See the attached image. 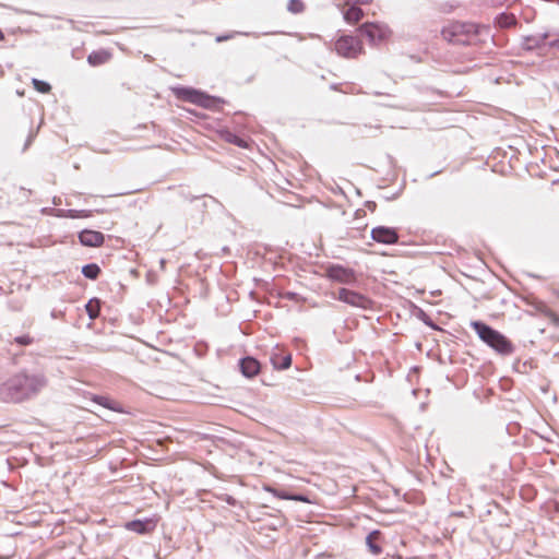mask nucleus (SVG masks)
I'll return each instance as SVG.
<instances>
[{
    "mask_svg": "<svg viewBox=\"0 0 559 559\" xmlns=\"http://www.w3.org/2000/svg\"><path fill=\"white\" fill-rule=\"evenodd\" d=\"M371 238L380 243L394 245L399 241V234L395 228L378 226L372 228Z\"/></svg>",
    "mask_w": 559,
    "mask_h": 559,
    "instance_id": "11",
    "label": "nucleus"
},
{
    "mask_svg": "<svg viewBox=\"0 0 559 559\" xmlns=\"http://www.w3.org/2000/svg\"><path fill=\"white\" fill-rule=\"evenodd\" d=\"M216 134L219 140L226 143L234 144L242 148H247L249 146L248 142L245 139H241L228 129L217 130Z\"/></svg>",
    "mask_w": 559,
    "mask_h": 559,
    "instance_id": "14",
    "label": "nucleus"
},
{
    "mask_svg": "<svg viewBox=\"0 0 559 559\" xmlns=\"http://www.w3.org/2000/svg\"><path fill=\"white\" fill-rule=\"evenodd\" d=\"M85 309L91 319H96L99 316V311H100L99 301L96 299L90 300L86 304Z\"/></svg>",
    "mask_w": 559,
    "mask_h": 559,
    "instance_id": "21",
    "label": "nucleus"
},
{
    "mask_svg": "<svg viewBox=\"0 0 559 559\" xmlns=\"http://www.w3.org/2000/svg\"><path fill=\"white\" fill-rule=\"evenodd\" d=\"M240 370L247 378L257 376L260 371V362L253 357H246L240 360Z\"/></svg>",
    "mask_w": 559,
    "mask_h": 559,
    "instance_id": "15",
    "label": "nucleus"
},
{
    "mask_svg": "<svg viewBox=\"0 0 559 559\" xmlns=\"http://www.w3.org/2000/svg\"><path fill=\"white\" fill-rule=\"evenodd\" d=\"M393 559H401V557H396V558H393Z\"/></svg>",
    "mask_w": 559,
    "mask_h": 559,
    "instance_id": "30",
    "label": "nucleus"
},
{
    "mask_svg": "<svg viewBox=\"0 0 559 559\" xmlns=\"http://www.w3.org/2000/svg\"><path fill=\"white\" fill-rule=\"evenodd\" d=\"M326 276L342 284H353L356 282L355 272L352 269L342 265H331L326 269Z\"/></svg>",
    "mask_w": 559,
    "mask_h": 559,
    "instance_id": "9",
    "label": "nucleus"
},
{
    "mask_svg": "<svg viewBox=\"0 0 559 559\" xmlns=\"http://www.w3.org/2000/svg\"><path fill=\"white\" fill-rule=\"evenodd\" d=\"M335 298L352 307H358L362 309H367L371 305L369 298L357 292L349 290L347 288L338 289L337 294L335 295Z\"/></svg>",
    "mask_w": 559,
    "mask_h": 559,
    "instance_id": "7",
    "label": "nucleus"
},
{
    "mask_svg": "<svg viewBox=\"0 0 559 559\" xmlns=\"http://www.w3.org/2000/svg\"><path fill=\"white\" fill-rule=\"evenodd\" d=\"M292 365V357L290 355L283 356L282 355V369H287Z\"/></svg>",
    "mask_w": 559,
    "mask_h": 559,
    "instance_id": "26",
    "label": "nucleus"
},
{
    "mask_svg": "<svg viewBox=\"0 0 559 559\" xmlns=\"http://www.w3.org/2000/svg\"><path fill=\"white\" fill-rule=\"evenodd\" d=\"M82 245L88 247H100L104 243L105 237L100 231L83 230L79 235Z\"/></svg>",
    "mask_w": 559,
    "mask_h": 559,
    "instance_id": "12",
    "label": "nucleus"
},
{
    "mask_svg": "<svg viewBox=\"0 0 559 559\" xmlns=\"http://www.w3.org/2000/svg\"><path fill=\"white\" fill-rule=\"evenodd\" d=\"M442 38L451 44L469 45L478 35V27L472 23L451 22L441 31Z\"/></svg>",
    "mask_w": 559,
    "mask_h": 559,
    "instance_id": "3",
    "label": "nucleus"
},
{
    "mask_svg": "<svg viewBox=\"0 0 559 559\" xmlns=\"http://www.w3.org/2000/svg\"><path fill=\"white\" fill-rule=\"evenodd\" d=\"M93 401L96 402L97 404L106 407V408L116 409V407L114 406V402L109 397H106V396H94Z\"/></svg>",
    "mask_w": 559,
    "mask_h": 559,
    "instance_id": "24",
    "label": "nucleus"
},
{
    "mask_svg": "<svg viewBox=\"0 0 559 559\" xmlns=\"http://www.w3.org/2000/svg\"><path fill=\"white\" fill-rule=\"evenodd\" d=\"M4 40V34L3 32L0 29V41Z\"/></svg>",
    "mask_w": 559,
    "mask_h": 559,
    "instance_id": "29",
    "label": "nucleus"
},
{
    "mask_svg": "<svg viewBox=\"0 0 559 559\" xmlns=\"http://www.w3.org/2000/svg\"><path fill=\"white\" fill-rule=\"evenodd\" d=\"M335 52L347 59H356L365 53L362 41L353 35H342L334 41Z\"/></svg>",
    "mask_w": 559,
    "mask_h": 559,
    "instance_id": "5",
    "label": "nucleus"
},
{
    "mask_svg": "<svg viewBox=\"0 0 559 559\" xmlns=\"http://www.w3.org/2000/svg\"><path fill=\"white\" fill-rule=\"evenodd\" d=\"M537 309L544 317H546L550 321L551 324L559 328V313L555 312L546 305H542Z\"/></svg>",
    "mask_w": 559,
    "mask_h": 559,
    "instance_id": "19",
    "label": "nucleus"
},
{
    "mask_svg": "<svg viewBox=\"0 0 559 559\" xmlns=\"http://www.w3.org/2000/svg\"><path fill=\"white\" fill-rule=\"evenodd\" d=\"M170 91L177 99L188 102L203 108H210L214 103V99L211 96L192 87L173 86L170 87Z\"/></svg>",
    "mask_w": 559,
    "mask_h": 559,
    "instance_id": "6",
    "label": "nucleus"
},
{
    "mask_svg": "<svg viewBox=\"0 0 559 559\" xmlns=\"http://www.w3.org/2000/svg\"><path fill=\"white\" fill-rule=\"evenodd\" d=\"M547 36H527L524 38L523 47L527 50L537 49L544 46Z\"/></svg>",
    "mask_w": 559,
    "mask_h": 559,
    "instance_id": "17",
    "label": "nucleus"
},
{
    "mask_svg": "<svg viewBox=\"0 0 559 559\" xmlns=\"http://www.w3.org/2000/svg\"><path fill=\"white\" fill-rule=\"evenodd\" d=\"M159 522L158 515H153L152 518H147L145 520H133L129 521L124 524V528L140 535L151 534L157 527Z\"/></svg>",
    "mask_w": 559,
    "mask_h": 559,
    "instance_id": "8",
    "label": "nucleus"
},
{
    "mask_svg": "<svg viewBox=\"0 0 559 559\" xmlns=\"http://www.w3.org/2000/svg\"><path fill=\"white\" fill-rule=\"evenodd\" d=\"M338 8L342 12L344 21L348 24L356 25L365 16V13L359 4L343 1V3L338 5Z\"/></svg>",
    "mask_w": 559,
    "mask_h": 559,
    "instance_id": "10",
    "label": "nucleus"
},
{
    "mask_svg": "<svg viewBox=\"0 0 559 559\" xmlns=\"http://www.w3.org/2000/svg\"><path fill=\"white\" fill-rule=\"evenodd\" d=\"M358 31L370 45L386 43L392 36V29L384 22H365L358 27Z\"/></svg>",
    "mask_w": 559,
    "mask_h": 559,
    "instance_id": "4",
    "label": "nucleus"
},
{
    "mask_svg": "<svg viewBox=\"0 0 559 559\" xmlns=\"http://www.w3.org/2000/svg\"><path fill=\"white\" fill-rule=\"evenodd\" d=\"M305 8V3L301 0H290L287 3V10L294 14L304 12Z\"/></svg>",
    "mask_w": 559,
    "mask_h": 559,
    "instance_id": "23",
    "label": "nucleus"
},
{
    "mask_svg": "<svg viewBox=\"0 0 559 559\" xmlns=\"http://www.w3.org/2000/svg\"><path fill=\"white\" fill-rule=\"evenodd\" d=\"M44 385V380L36 376L19 373L3 385L1 394L5 401L22 402L36 394Z\"/></svg>",
    "mask_w": 559,
    "mask_h": 559,
    "instance_id": "1",
    "label": "nucleus"
},
{
    "mask_svg": "<svg viewBox=\"0 0 559 559\" xmlns=\"http://www.w3.org/2000/svg\"><path fill=\"white\" fill-rule=\"evenodd\" d=\"M82 273L87 278L96 280L100 273V269L97 264L92 263L83 266Z\"/></svg>",
    "mask_w": 559,
    "mask_h": 559,
    "instance_id": "20",
    "label": "nucleus"
},
{
    "mask_svg": "<svg viewBox=\"0 0 559 559\" xmlns=\"http://www.w3.org/2000/svg\"><path fill=\"white\" fill-rule=\"evenodd\" d=\"M496 22H497L499 27H501V28H509V27L515 26L516 17L512 13H501L497 17Z\"/></svg>",
    "mask_w": 559,
    "mask_h": 559,
    "instance_id": "18",
    "label": "nucleus"
},
{
    "mask_svg": "<svg viewBox=\"0 0 559 559\" xmlns=\"http://www.w3.org/2000/svg\"><path fill=\"white\" fill-rule=\"evenodd\" d=\"M14 342L21 346H28V345L33 344L34 338L28 334H24L21 336H16L14 338Z\"/></svg>",
    "mask_w": 559,
    "mask_h": 559,
    "instance_id": "25",
    "label": "nucleus"
},
{
    "mask_svg": "<svg viewBox=\"0 0 559 559\" xmlns=\"http://www.w3.org/2000/svg\"><path fill=\"white\" fill-rule=\"evenodd\" d=\"M471 326L479 338L501 355H510L514 350L512 342L502 333L480 321H472Z\"/></svg>",
    "mask_w": 559,
    "mask_h": 559,
    "instance_id": "2",
    "label": "nucleus"
},
{
    "mask_svg": "<svg viewBox=\"0 0 559 559\" xmlns=\"http://www.w3.org/2000/svg\"><path fill=\"white\" fill-rule=\"evenodd\" d=\"M230 36H223V37H217V41H223V40H226V39H229Z\"/></svg>",
    "mask_w": 559,
    "mask_h": 559,
    "instance_id": "28",
    "label": "nucleus"
},
{
    "mask_svg": "<svg viewBox=\"0 0 559 559\" xmlns=\"http://www.w3.org/2000/svg\"><path fill=\"white\" fill-rule=\"evenodd\" d=\"M32 84H33V87L38 92V93H41V94H48L51 92V86L49 83L45 82V81H41V80H38V79H33L32 80Z\"/></svg>",
    "mask_w": 559,
    "mask_h": 559,
    "instance_id": "22",
    "label": "nucleus"
},
{
    "mask_svg": "<svg viewBox=\"0 0 559 559\" xmlns=\"http://www.w3.org/2000/svg\"><path fill=\"white\" fill-rule=\"evenodd\" d=\"M111 58H112L111 51H109L107 49H99V50L92 51L87 56V62L92 67H99V66H103V64H106L107 62H109L111 60Z\"/></svg>",
    "mask_w": 559,
    "mask_h": 559,
    "instance_id": "13",
    "label": "nucleus"
},
{
    "mask_svg": "<svg viewBox=\"0 0 559 559\" xmlns=\"http://www.w3.org/2000/svg\"><path fill=\"white\" fill-rule=\"evenodd\" d=\"M382 534L380 531H372L366 539L367 546L369 550L373 555H380L382 552V547L380 545Z\"/></svg>",
    "mask_w": 559,
    "mask_h": 559,
    "instance_id": "16",
    "label": "nucleus"
},
{
    "mask_svg": "<svg viewBox=\"0 0 559 559\" xmlns=\"http://www.w3.org/2000/svg\"><path fill=\"white\" fill-rule=\"evenodd\" d=\"M282 499H294L299 501H308L306 498L298 496V497H290L282 492Z\"/></svg>",
    "mask_w": 559,
    "mask_h": 559,
    "instance_id": "27",
    "label": "nucleus"
}]
</instances>
